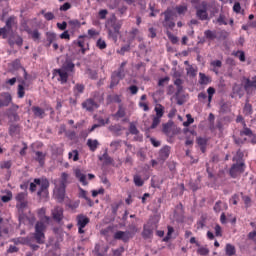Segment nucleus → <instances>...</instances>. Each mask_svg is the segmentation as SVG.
Segmentation results:
<instances>
[{"label":"nucleus","mask_w":256,"mask_h":256,"mask_svg":"<svg viewBox=\"0 0 256 256\" xmlns=\"http://www.w3.org/2000/svg\"><path fill=\"white\" fill-rule=\"evenodd\" d=\"M109 131H111V133H115L116 135H121V125L119 124H115V125H111L109 126Z\"/></svg>","instance_id":"a18cd8bd"},{"label":"nucleus","mask_w":256,"mask_h":256,"mask_svg":"<svg viewBox=\"0 0 256 256\" xmlns=\"http://www.w3.org/2000/svg\"><path fill=\"white\" fill-rule=\"evenodd\" d=\"M162 15H164L163 27L171 30L175 29V22L172 21L173 17H175V12L171 8H168L162 12Z\"/></svg>","instance_id":"39448f33"},{"label":"nucleus","mask_w":256,"mask_h":256,"mask_svg":"<svg viewBox=\"0 0 256 256\" xmlns=\"http://www.w3.org/2000/svg\"><path fill=\"white\" fill-rule=\"evenodd\" d=\"M242 199L244 201L246 209H249V207H251V197H249V196H242Z\"/></svg>","instance_id":"774afa93"},{"label":"nucleus","mask_w":256,"mask_h":256,"mask_svg":"<svg viewBox=\"0 0 256 256\" xmlns=\"http://www.w3.org/2000/svg\"><path fill=\"white\" fill-rule=\"evenodd\" d=\"M17 111H19V105L12 103L11 107L8 108L6 112V116L8 117L9 121H11V123H17L21 121V117Z\"/></svg>","instance_id":"6e6552de"},{"label":"nucleus","mask_w":256,"mask_h":256,"mask_svg":"<svg viewBox=\"0 0 256 256\" xmlns=\"http://www.w3.org/2000/svg\"><path fill=\"white\" fill-rule=\"evenodd\" d=\"M74 175L76 177V179H78V181H80V183H82V185L86 186L89 185V182H87V175H85L81 169L77 168L74 170Z\"/></svg>","instance_id":"aec40b11"},{"label":"nucleus","mask_w":256,"mask_h":256,"mask_svg":"<svg viewBox=\"0 0 256 256\" xmlns=\"http://www.w3.org/2000/svg\"><path fill=\"white\" fill-rule=\"evenodd\" d=\"M52 218L56 223H61L63 221V208L56 207L52 212Z\"/></svg>","instance_id":"4be33fe9"},{"label":"nucleus","mask_w":256,"mask_h":256,"mask_svg":"<svg viewBox=\"0 0 256 256\" xmlns=\"http://www.w3.org/2000/svg\"><path fill=\"white\" fill-rule=\"evenodd\" d=\"M197 253L198 255H201V256H207L209 255V248L200 247L197 249Z\"/></svg>","instance_id":"0e129e2a"},{"label":"nucleus","mask_w":256,"mask_h":256,"mask_svg":"<svg viewBox=\"0 0 256 256\" xmlns=\"http://www.w3.org/2000/svg\"><path fill=\"white\" fill-rule=\"evenodd\" d=\"M13 199V192L11 190H6V195L1 197L2 203H9Z\"/></svg>","instance_id":"c03bdc74"},{"label":"nucleus","mask_w":256,"mask_h":256,"mask_svg":"<svg viewBox=\"0 0 256 256\" xmlns=\"http://www.w3.org/2000/svg\"><path fill=\"white\" fill-rule=\"evenodd\" d=\"M171 127H173L172 120L168 121L167 123H164L162 128L163 133H165V135H169V133H171Z\"/></svg>","instance_id":"79ce46f5"},{"label":"nucleus","mask_w":256,"mask_h":256,"mask_svg":"<svg viewBox=\"0 0 256 256\" xmlns=\"http://www.w3.org/2000/svg\"><path fill=\"white\" fill-rule=\"evenodd\" d=\"M54 73H57V75H59L60 79H58V81H60L61 85H65V83H67V81L69 80V73H67L62 68L55 69Z\"/></svg>","instance_id":"6ab92c4d"},{"label":"nucleus","mask_w":256,"mask_h":256,"mask_svg":"<svg viewBox=\"0 0 256 256\" xmlns=\"http://www.w3.org/2000/svg\"><path fill=\"white\" fill-rule=\"evenodd\" d=\"M12 69L14 71H19V69H21L24 73V79L27 80L29 79V74L27 73V70L25 69V67H23L21 65V60L19 59H15L13 62H12Z\"/></svg>","instance_id":"f3484780"},{"label":"nucleus","mask_w":256,"mask_h":256,"mask_svg":"<svg viewBox=\"0 0 256 256\" xmlns=\"http://www.w3.org/2000/svg\"><path fill=\"white\" fill-rule=\"evenodd\" d=\"M108 37H110V39H113V41H117V38L119 37V32H115V30H112L111 28H109Z\"/></svg>","instance_id":"bf43d9fd"},{"label":"nucleus","mask_w":256,"mask_h":256,"mask_svg":"<svg viewBox=\"0 0 256 256\" xmlns=\"http://www.w3.org/2000/svg\"><path fill=\"white\" fill-rule=\"evenodd\" d=\"M96 47H98V49H107V43L105 42V40L99 38L96 42Z\"/></svg>","instance_id":"052dcab7"},{"label":"nucleus","mask_w":256,"mask_h":256,"mask_svg":"<svg viewBox=\"0 0 256 256\" xmlns=\"http://www.w3.org/2000/svg\"><path fill=\"white\" fill-rule=\"evenodd\" d=\"M15 25H17V17L12 15L6 20L5 26L0 28V37H2V39H7L9 33H12Z\"/></svg>","instance_id":"20e7f679"},{"label":"nucleus","mask_w":256,"mask_h":256,"mask_svg":"<svg viewBox=\"0 0 256 256\" xmlns=\"http://www.w3.org/2000/svg\"><path fill=\"white\" fill-rule=\"evenodd\" d=\"M107 101L108 103H121V98L119 97V95H108Z\"/></svg>","instance_id":"6e6d98bb"},{"label":"nucleus","mask_w":256,"mask_h":256,"mask_svg":"<svg viewBox=\"0 0 256 256\" xmlns=\"http://www.w3.org/2000/svg\"><path fill=\"white\" fill-rule=\"evenodd\" d=\"M244 91L247 95H251L253 91H256V76L253 78V80L245 78Z\"/></svg>","instance_id":"ddd939ff"},{"label":"nucleus","mask_w":256,"mask_h":256,"mask_svg":"<svg viewBox=\"0 0 256 256\" xmlns=\"http://www.w3.org/2000/svg\"><path fill=\"white\" fill-rule=\"evenodd\" d=\"M243 157H245V154L241 149H238L236 155L232 158V161H236V163H243Z\"/></svg>","instance_id":"58836bf2"},{"label":"nucleus","mask_w":256,"mask_h":256,"mask_svg":"<svg viewBox=\"0 0 256 256\" xmlns=\"http://www.w3.org/2000/svg\"><path fill=\"white\" fill-rule=\"evenodd\" d=\"M104 252H101V245L96 244L94 247V253L97 256H105V253H107V251H109V247H104Z\"/></svg>","instance_id":"ea45409f"},{"label":"nucleus","mask_w":256,"mask_h":256,"mask_svg":"<svg viewBox=\"0 0 256 256\" xmlns=\"http://www.w3.org/2000/svg\"><path fill=\"white\" fill-rule=\"evenodd\" d=\"M134 183H135L136 187H143V185L145 184V181H143V178H141V176L135 175Z\"/></svg>","instance_id":"864d4df0"},{"label":"nucleus","mask_w":256,"mask_h":256,"mask_svg":"<svg viewBox=\"0 0 256 256\" xmlns=\"http://www.w3.org/2000/svg\"><path fill=\"white\" fill-rule=\"evenodd\" d=\"M37 185L40 186L38 191ZM49 186V179L46 177L35 178L34 181L30 183L29 190L31 193H35V191H37V197L39 198V201H43V199H49Z\"/></svg>","instance_id":"f257e3e1"},{"label":"nucleus","mask_w":256,"mask_h":256,"mask_svg":"<svg viewBox=\"0 0 256 256\" xmlns=\"http://www.w3.org/2000/svg\"><path fill=\"white\" fill-rule=\"evenodd\" d=\"M237 95L239 96V99H242V97L245 95V92L243 91V86L241 84L234 83L230 97L231 99H235Z\"/></svg>","instance_id":"4468645a"},{"label":"nucleus","mask_w":256,"mask_h":256,"mask_svg":"<svg viewBox=\"0 0 256 256\" xmlns=\"http://www.w3.org/2000/svg\"><path fill=\"white\" fill-rule=\"evenodd\" d=\"M183 79L177 78L174 81V85L176 86V92H175V99L177 101V105H183L185 103V100L183 99L185 96H181V93H183Z\"/></svg>","instance_id":"0eeeda50"},{"label":"nucleus","mask_w":256,"mask_h":256,"mask_svg":"<svg viewBox=\"0 0 256 256\" xmlns=\"http://www.w3.org/2000/svg\"><path fill=\"white\" fill-rule=\"evenodd\" d=\"M207 93H208V104H207V107H211V101H213V95H215V88L209 87L207 89Z\"/></svg>","instance_id":"49530a36"},{"label":"nucleus","mask_w":256,"mask_h":256,"mask_svg":"<svg viewBox=\"0 0 256 256\" xmlns=\"http://www.w3.org/2000/svg\"><path fill=\"white\" fill-rule=\"evenodd\" d=\"M235 57H238V59L242 62L245 63V52L243 50H238L237 52L233 53Z\"/></svg>","instance_id":"5fc2aeb1"},{"label":"nucleus","mask_w":256,"mask_h":256,"mask_svg":"<svg viewBox=\"0 0 256 256\" xmlns=\"http://www.w3.org/2000/svg\"><path fill=\"white\" fill-rule=\"evenodd\" d=\"M32 112L34 113V116L39 117V119H43V116L45 115V110L39 106H33Z\"/></svg>","instance_id":"473e14b6"},{"label":"nucleus","mask_w":256,"mask_h":256,"mask_svg":"<svg viewBox=\"0 0 256 256\" xmlns=\"http://www.w3.org/2000/svg\"><path fill=\"white\" fill-rule=\"evenodd\" d=\"M35 155H36L35 161H38L40 167H43V165H45V157H46V155L43 152H41V151H36Z\"/></svg>","instance_id":"f704fd0d"},{"label":"nucleus","mask_w":256,"mask_h":256,"mask_svg":"<svg viewBox=\"0 0 256 256\" xmlns=\"http://www.w3.org/2000/svg\"><path fill=\"white\" fill-rule=\"evenodd\" d=\"M204 37L206 39H209L210 41H215V39H217V32L212 30H206L204 31Z\"/></svg>","instance_id":"4c0bfd02"},{"label":"nucleus","mask_w":256,"mask_h":256,"mask_svg":"<svg viewBox=\"0 0 256 256\" xmlns=\"http://www.w3.org/2000/svg\"><path fill=\"white\" fill-rule=\"evenodd\" d=\"M80 197L88 201V205L90 207H93V200L91 198L87 197V191L83 190V188H80Z\"/></svg>","instance_id":"de8ad7c7"},{"label":"nucleus","mask_w":256,"mask_h":256,"mask_svg":"<svg viewBox=\"0 0 256 256\" xmlns=\"http://www.w3.org/2000/svg\"><path fill=\"white\" fill-rule=\"evenodd\" d=\"M129 51H131V44H126L118 50V53L120 55H125V53H129Z\"/></svg>","instance_id":"4d7b16f0"},{"label":"nucleus","mask_w":256,"mask_h":256,"mask_svg":"<svg viewBox=\"0 0 256 256\" xmlns=\"http://www.w3.org/2000/svg\"><path fill=\"white\" fill-rule=\"evenodd\" d=\"M114 239L123 241V243H129L130 239H133V233L131 231L119 230L114 234Z\"/></svg>","instance_id":"f8f14e48"},{"label":"nucleus","mask_w":256,"mask_h":256,"mask_svg":"<svg viewBox=\"0 0 256 256\" xmlns=\"http://www.w3.org/2000/svg\"><path fill=\"white\" fill-rule=\"evenodd\" d=\"M21 27L24 29V31H26V33H29V34L32 33L31 28H29L27 20L23 19L21 21Z\"/></svg>","instance_id":"e2e57ef3"},{"label":"nucleus","mask_w":256,"mask_h":256,"mask_svg":"<svg viewBox=\"0 0 256 256\" xmlns=\"http://www.w3.org/2000/svg\"><path fill=\"white\" fill-rule=\"evenodd\" d=\"M124 78H125V75H123V69L121 67H119L118 70L114 71L111 74L110 89L117 87V85H119V82L121 81V79H124Z\"/></svg>","instance_id":"9b49d317"},{"label":"nucleus","mask_w":256,"mask_h":256,"mask_svg":"<svg viewBox=\"0 0 256 256\" xmlns=\"http://www.w3.org/2000/svg\"><path fill=\"white\" fill-rule=\"evenodd\" d=\"M9 135H10V137H15V135H19V124H11L10 125Z\"/></svg>","instance_id":"e433bc0d"},{"label":"nucleus","mask_w":256,"mask_h":256,"mask_svg":"<svg viewBox=\"0 0 256 256\" xmlns=\"http://www.w3.org/2000/svg\"><path fill=\"white\" fill-rule=\"evenodd\" d=\"M225 253L227 256H233L235 255V253H237V250L235 249V247L232 244H226L225 247Z\"/></svg>","instance_id":"a19ab883"},{"label":"nucleus","mask_w":256,"mask_h":256,"mask_svg":"<svg viewBox=\"0 0 256 256\" xmlns=\"http://www.w3.org/2000/svg\"><path fill=\"white\" fill-rule=\"evenodd\" d=\"M8 44L11 47H15V45H18V47L23 46V37H21L19 34H17L15 31L12 30V32H8Z\"/></svg>","instance_id":"9d476101"},{"label":"nucleus","mask_w":256,"mask_h":256,"mask_svg":"<svg viewBox=\"0 0 256 256\" xmlns=\"http://www.w3.org/2000/svg\"><path fill=\"white\" fill-rule=\"evenodd\" d=\"M57 41V34L55 32H46V42L53 44Z\"/></svg>","instance_id":"c9c22d12"},{"label":"nucleus","mask_w":256,"mask_h":256,"mask_svg":"<svg viewBox=\"0 0 256 256\" xmlns=\"http://www.w3.org/2000/svg\"><path fill=\"white\" fill-rule=\"evenodd\" d=\"M74 95L75 97H79V95L85 93V85L84 84H79L77 83L75 86H74Z\"/></svg>","instance_id":"72a5a7b5"},{"label":"nucleus","mask_w":256,"mask_h":256,"mask_svg":"<svg viewBox=\"0 0 256 256\" xmlns=\"http://www.w3.org/2000/svg\"><path fill=\"white\" fill-rule=\"evenodd\" d=\"M14 245H30L31 237H18L13 240Z\"/></svg>","instance_id":"393cba45"},{"label":"nucleus","mask_w":256,"mask_h":256,"mask_svg":"<svg viewBox=\"0 0 256 256\" xmlns=\"http://www.w3.org/2000/svg\"><path fill=\"white\" fill-rule=\"evenodd\" d=\"M85 37H87L86 35H80L78 36L77 40L73 41V45H77L78 47H80L81 49V53L82 55H85V52L87 51V49L85 48Z\"/></svg>","instance_id":"412c9836"},{"label":"nucleus","mask_w":256,"mask_h":256,"mask_svg":"<svg viewBox=\"0 0 256 256\" xmlns=\"http://www.w3.org/2000/svg\"><path fill=\"white\" fill-rule=\"evenodd\" d=\"M241 173H245V162H236L232 164L229 170L230 177H232V179H237Z\"/></svg>","instance_id":"1a4fd4ad"},{"label":"nucleus","mask_w":256,"mask_h":256,"mask_svg":"<svg viewBox=\"0 0 256 256\" xmlns=\"http://www.w3.org/2000/svg\"><path fill=\"white\" fill-rule=\"evenodd\" d=\"M129 133L130 135H139V129H137V126L134 123H130Z\"/></svg>","instance_id":"680f3d73"},{"label":"nucleus","mask_w":256,"mask_h":256,"mask_svg":"<svg viewBox=\"0 0 256 256\" xmlns=\"http://www.w3.org/2000/svg\"><path fill=\"white\" fill-rule=\"evenodd\" d=\"M67 177H69V175L63 172L60 185L57 186V184H55L54 197L58 201V203H63V201H65V193L67 189Z\"/></svg>","instance_id":"7ed1b4c3"},{"label":"nucleus","mask_w":256,"mask_h":256,"mask_svg":"<svg viewBox=\"0 0 256 256\" xmlns=\"http://www.w3.org/2000/svg\"><path fill=\"white\" fill-rule=\"evenodd\" d=\"M86 145H87V147H89V149H90V151H92V153H95V151H97V148L99 147V140L88 139Z\"/></svg>","instance_id":"cd10ccee"},{"label":"nucleus","mask_w":256,"mask_h":256,"mask_svg":"<svg viewBox=\"0 0 256 256\" xmlns=\"http://www.w3.org/2000/svg\"><path fill=\"white\" fill-rule=\"evenodd\" d=\"M201 7L199 8V6H196V17L200 20V21H211V18L209 17V13L207 12L208 10V4L207 2L203 1L201 3Z\"/></svg>","instance_id":"423d86ee"},{"label":"nucleus","mask_w":256,"mask_h":256,"mask_svg":"<svg viewBox=\"0 0 256 256\" xmlns=\"http://www.w3.org/2000/svg\"><path fill=\"white\" fill-rule=\"evenodd\" d=\"M76 219L78 227H87V225H89V217L83 214H79Z\"/></svg>","instance_id":"b1692460"},{"label":"nucleus","mask_w":256,"mask_h":256,"mask_svg":"<svg viewBox=\"0 0 256 256\" xmlns=\"http://www.w3.org/2000/svg\"><path fill=\"white\" fill-rule=\"evenodd\" d=\"M61 69L63 71H66V73H73V71H75V63H73V60H71V58H67L62 64Z\"/></svg>","instance_id":"a211bd4d"},{"label":"nucleus","mask_w":256,"mask_h":256,"mask_svg":"<svg viewBox=\"0 0 256 256\" xmlns=\"http://www.w3.org/2000/svg\"><path fill=\"white\" fill-rule=\"evenodd\" d=\"M42 219L43 220L36 222L35 232L33 234V238L38 245H45V231L47 229L45 223H49V221H51V217L44 215Z\"/></svg>","instance_id":"f03ea898"},{"label":"nucleus","mask_w":256,"mask_h":256,"mask_svg":"<svg viewBox=\"0 0 256 256\" xmlns=\"http://www.w3.org/2000/svg\"><path fill=\"white\" fill-rule=\"evenodd\" d=\"M229 111H231V108L229 106V103L227 102H223L221 105H220V113H229Z\"/></svg>","instance_id":"603ef678"},{"label":"nucleus","mask_w":256,"mask_h":256,"mask_svg":"<svg viewBox=\"0 0 256 256\" xmlns=\"http://www.w3.org/2000/svg\"><path fill=\"white\" fill-rule=\"evenodd\" d=\"M25 197H27V192H20L16 195L15 199L18 202L25 201Z\"/></svg>","instance_id":"69168bd1"},{"label":"nucleus","mask_w":256,"mask_h":256,"mask_svg":"<svg viewBox=\"0 0 256 256\" xmlns=\"http://www.w3.org/2000/svg\"><path fill=\"white\" fill-rule=\"evenodd\" d=\"M169 155H171V146L165 145L159 151V159L160 161H167L169 159Z\"/></svg>","instance_id":"dca6fc26"},{"label":"nucleus","mask_w":256,"mask_h":256,"mask_svg":"<svg viewBox=\"0 0 256 256\" xmlns=\"http://www.w3.org/2000/svg\"><path fill=\"white\" fill-rule=\"evenodd\" d=\"M1 97L3 98V100H1L2 107H9V105H11V101H13L11 93L3 92Z\"/></svg>","instance_id":"5701e85b"},{"label":"nucleus","mask_w":256,"mask_h":256,"mask_svg":"<svg viewBox=\"0 0 256 256\" xmlns=\"http://www.w3.org/2000/svg\"><path fill=\"white\" fill-rule=\"evenodd\" d=\"M98 159L99 161H104L103 165H113V158L109 156V153H107V151H105L102 156H99Z\"/></svg>","instance_id":"c85d7f7f"},{"label":"nucleus","mask_w":256,"mask_h":256,"mask_svg":"<svg viewBox=\"0 0 256 256\" xmlns=\"http://www.w3.org/2000/svg\"><path fill=\"white\" fill-rule=\"evenodd\" d=\"M95 105H97V103H95V100L93 99H87L82 103L83 109H86V111H90V112L93 111V109L95 108Z\"/></svg>","instance_id":"a878e982"},{"label":"nucleus","mask_w":256,"mask_h":256,"mask_svg":"<svg viewBox=\"0 0 256 256\" xmlns=\"http://www.w3.org/2000/svg\"><path fill=\"white\" fill-rule=\"evenodd\" d=\"M207 221V218L201 217V219L197 222V229H203L205 227V223Z\"/></svg>","instance_id":"338daca9"},{"label":"nucleus","mask_w":256,"mask_h":256,"mask_svg":"<svg viewBox=\"0 0 256 256\" xmlns=\"http://www.w3.org/2000/svg\"><path fill=\"white\" fill-rule=\"evenodd\" d=\"M253 137V130L247 127V124L243 122V130L240 131V137Z\"/></svg>","instance_id":"2f4dec72"},{"label":"nucleus","mask_w":256,"mask_h":256,"mask_svg":"<svg viewBox=\"0 0 256 256\" xmlns=\"http://www.w3.org/2000/svg\"><path fill=\"white\" fill-rule=\"evenodd\" d=\"M166 35H167L168 39L171 41L172 45H177L179 43V38L177 36L173 35V33H171V31L167 30Z\"/></svg>","instance_id":"37998d69"},{"label":"nucleus","mask_w":256,"mask_h":256,"mask_svg":"<svg viewBox=\"0 0 256 256\" xmlns=\"http://www.w3.org/2000/svg\"><path fill=\"white\" fill-rule=\"evenodd\" d=\"M186 118L187 121L183 122L184 127H189V125H193V123H195V119L193 118V116H191V114H187Z\"/></svg>","instance_id":"13d9d810"},{"label":"nucleus","mask_w":256,"mask_h":256,"mask_svg":"<svg viewBox=\"0 0 256 256\" xmlns=\"http://www.w3.org/2000/svg\"><path fill=\"white\" fill-rule=\"evenodd\" d=\"M243 113L246 116L253 115V105L249 103V98H247L245 101V105L243 107Z\"/></svg>","instance_id":"7c9ffc66"},{"label":"nucleus","mask_w":256,"mask_h":256,"mask_svg":"<svg viewBox=\"0 0 256 256\" xmlns=\"http://www.w3.org/2000/svg\"><path fill=\"white\" fill-rule=\"evenodd\" d=\"M199 77H200L198 80L199 85H209V83L213 81L211 77L206 76L205 73H202V72L199 73Z\"/></svg>","instance_id":"c756f323"},{"label":"nucleus","mask_w":256,"mask_h":256,"mask_svg":"<svg viewBox=\"0 0 256 256\" xmlns=\"http://www.w3.org/2000/svg\"><path fill=\"white\" fill-rule=\"evenodd\" d=\"M17 95L18 99H23V97H25V86H23V84L18 85Z\"/></svg>","instance_id":"3c124183"},{"label":"nucleus","mask_w":256,"mask_h":256,"mask_svg":"<svg viewBox=\"0 0 256 256\" xmlns=\"http://www.w3.org/2000/svg\"><path fill=\"white\" fill-rule=\"evenodd\" d=\"M155 111H156V117H159L161 119V117H163L165 113V107H163V105L161 104H158V107H155Z\"/></svg>","instance_id":"09e8293b"},{"label":"nucleus","mask_w":256,"mask_h":256,"mask_svg":"<svg viewBox=\"0 0 256 256\" xmlns=\"http://www.w3.org/2000/svg\"><path fill=\"white\" fill-rule=\"evenodd\" d=\"M68 25L72 26V29H75L76 27H81L82 25H85V22H80L78 19L69 20Z\"/></svg>","instance_id":"8fccbe9b"},{"label":"nucleus","mask_w":256,"mask_h":256,"mask_svg":"<svg viewBox=\"0 0 256 256\" xmlns=\"http://www.w3.org/2000/svg\"><path fill=\"white\" fill-rule=\"evenodd\" d=\"M159 123H161V118H159L158 116H154L151 126L146 129L147 138L150 137L149 131H151V129H157Z\"/></svg>","instance_id":"bb28decb"},{"label":"nucleus","mask_w":256,"mask_h":256,"mask_svg":"<svg viewBox=\"0 0 256 256\" xmlns=\"http://www.w3.org/2000/svg\"><path fill=\"white\" fill-rule=\"evenodd\" d=\"M155 229V226L151 223L144 224L143 231H142V237L143 239H151L153 237V230Z\"/></svg>","instance_id":"2eb2a0df"}]
</instances>
